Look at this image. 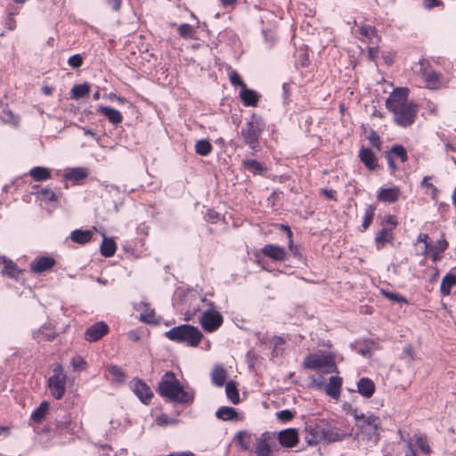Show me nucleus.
Returning a JSON list of instances; mask_svg holds the SVG:
<instances>
[{
    "label": "nucleus",
    "mask_w": 456,
    "mask_h": 456,
    "mask_svg": "<svg viewBox=\"0 0 456 456\" xmlns=\"http://www.w3.org/2000/svg\"><path fill=\"white\" fill-rule=\"evenodd\" d=\"M255 444L256 456H272L275 445L273 435L269 432L262 433L256 436Z\"/></svg>",
    "instance_id": "9"
},
{
    "label": "nucleus",
    "mask_w": 456,
    "mask_h": 456,
    "mask_svg": "<svg viewBox=\"0 0 456 456\" xmlns=\"http://www.w3.org/2000/svg\"><path fill=\"white\" fill-rule=\"evenodd\" d=\"M49 410V403L43 401L39 406L31 413V419L36 423H40L46 416Z\"/></svg>",
    "instance_id": "41"
},
{
    "label": "nucleus",
    "mask_w": 456,
    "mask_h": 456,
    "mask_svg": "<svg viewBox=\"0 0 456 456\" xmlns=\"http://www.w3.org/2000/svg\"><path fill=\"white\" fill-rule=\"evenodd\" d=\"M409 89L398 87L395 89L386 101L387 109L394 115L395 123L402 127H408L415 122L418 106L408 101Z\"/></svg>",
    "instance_id": "1"
},
{
    "label": "nucleus",
    "mask_w": 456,
    "mask_h": 456,
    "mask_svg": "<svg viewBox=\"0 0 456 456\" xmlns=\"http://www.w3.org/2000/svg\"><path fill=\"white\" fill-rule=\"evenodd\" d=\"M344 437L345 435L340 434L338 431L328 430L327 432H324L323 440L332 443L336 441H341Z\"/></svg>",
    "instance_id": "56"
},
{
    "label": "nucleus",
    "mask_w": 456,
    "mask_h": 456,
    "mask_svg": "<svg viewBox=\"0 0 456 456\" xmlns=\"http://www.w3.org/2000/svg\"><path fill=\"white\" fill-rule=\"evenodd\" d=\"M240 97L245 106L253 107L256 106L260 96L256 91L248 89L245 86L240 92Z\"/></svg>",
    "instance_id": "30"
},
{
    "label": "nucleus",
    "mask_w": 456,
    "mask_h": 456,
    "mask_svg": "<svg viewBox=\"0 0 456 456\" xmlns=\"http://www.w3.org/2000/svg\"><path fill=\"white\" fill-rule=\"evenodd\" d=\"M211 379L214 385L223 387L227 379L226 370L221 365L216 366L211 373Z\"/></svg>",
    "instance_id": "40"
},
{
    "label": "nucleus",
    "mask_w": 456,
    "mask_h": 456,
    "mask_svg": "<svg viewBox=\"0 0 456 456\" xmlns=\"http://www.w3.org/2000/svg\"><path fill=\"white\" fill-rule=\"evenodd\" d=\"M0 265H3L2 273L11 279L20 280L22 270L11 259L4 256H0Z\"/></svg>",
    "instance_id": "16"
},
{
    "label": "nucleus",
    "mask_w": 456,
    "mask_h": 456,
    "mask_svg": "<svg viewBox=\"0 0 456 456\" xmlns=\"http://www.w3.org/2000/svg\"><path fill=\"white\" fill-rule=\"evenodd\" d=\"M351 414L356 420L362 439L377 443L379 440L378 429L380 426L379 419L373 414L359 413L355 409L351 411Z\"/></svg>",
    "instance_id": "6"
},
{
    "label": "nucleus",
    "mask_w": 456,
    "mask_h": 456,
    "mask_svg": "<svg viewBox=\"0 0 456 456\" xmlns=\"http://www.w3.org/2000/svg\"><path fill=\"white\" fill-rule=\"evenodd\" d=\"M342 387V379L338 376L330 378L329 383L325 387V392L332 398L338 399L340 395Z\"/></svg>",
    "instance_id": "31"
},
{
    "label": "nucleus",
    "mask_w": 456,
    "mask_h": 456,
    "mask_svg": "<svg viewBox=\"0 0 456 456\" xmlns=\"http://www.w3.org/2000/svg\"><path fill=\"white\" fill-rule=\"evenodd\" d=\"M393 232L392 228H383L381 229L375 237L376 247L378 249H380L384 247V245L387 242H391L393 240Z\"/></svg>",
    "instance_id": "35"
},
{
    "label": "nucleus",
    "mask_w": 456,
    "mask_h": 456,
    "mask_svg": "<svg viewBox=\"0 0 456 456\" xmlns=\"http://www.w3.org/2000/svg\"><path fill=\"white\" fill-rule=\"evenodd\" d=\"M158 393L168 401L183 405H191L195 398V390L189 385L181 384L172 371L161 377Z\"/></svg>",
    "instance_id": "2"
},
{
    "label": "nucleus",
    "mask_w": 456,
    "mask_h": 456,
    "mask_svg": "<svg viewBox=\"0 0 456 456\" xmlns=\"http://www.w3.org/2000/svg\"><path fill=\"white\" fill-rule=\"evenodd\" d=\"M254 437L256 438V436L252 433L246 430H240L235 435L234 441L240 449L245 452L250 449Z\"/></svg>",
    "instance_id": "26"
},
{
    "label": "nucleus",
    "mask_w": 456,
    "mask_h": 456,
    "mask_svg": "<svg viewBox=\"0 0 456 456\" xmlns=\"http://www.w3.org/2000/svg\"><path fill=\"white\" fill-rule=\"evenodd\" d=\"M36 195L41 202L53 207H57L62 193L61 191L56 192L50 186H45L41 188Z\"/></svg>",
    "instance_id": "12"
},
{
    "label": "nucleus",
    "mask_w": 456,
    "mask_h": 456,
    "mask_svg": "<svg viewBox=\"0 0 456 456\" xmlns=\"http://www.w3.org/2000/svg\"><path fill=\"white\" fill-rule=\"evenodd\" d=\"M373 345L374 343L372 341H366L364 346L359 349V354L363 356L369 355L371 349L373 348Z\"/></svg>",
    "instance_id": "63"
},
{
    "label": "nucleus",
    "mask_w": 456,
    "mask_h": 456,
    "mask_svg": "<svg viewBox=\"0 0 456 456\" xmlns=\"http://www.w3.org/2000/svg\"><path fill=\"white\" fill-rule=\"evenodd\" d=\"M225 394L227 398L233 403L238 404L240 403V395L236 385L234 382L230 381L225 385Z\"/></svg>",
    "instance_id": "43"
},
{
    "label": "nucleus",
    "mask_w": 456,
    "mask_h": 456,
    "mask_svg": "<svg viewBox=\"0 0 456 456\" xmlns=\"http://www.w3.org/2000/svg\"><path fill=\"white\" fill-rule=\"evenodd\" d=\"M70 240L77 244H85L92 240L93 232L90 230H74L70 233Z\"/></svg>",
    "instance_id": "36"
},
{
    "label": "nucleus",
    "mask_w": 456,
    "mask_h": 456,
    "mask_svg": "<svg viewBox=\"0 0 456 456\" xmlns=\"http://www.w3.org/2000/svg\"><path fill=\"white\" fill-rule=\"evenodd\" d=\"M421 66L420 74L425 78L426 86L429 89L436 90L442 86V75L436 71L427 72L424 68V62L419 61Z\"/></svg>",
    "instance_id": "17"
},
{
    "label": "nucleus",
    "mask_w": 456,
    "mask_h": 456,
    "mask_svg": "<svg viewBox=\"0 0 456 456\" xmlns=\"http://www.w3.org/2000/svg\"><path fill=\"white\" fill-rule=\"evenodd\" d=\"M171 341L190 347H196L200 343L203 334L200 330L190 324H181L165 333Z\"/></svg>",
    "instance_id": "3"
},
{
    "label": "nucleus",
    "mask_w": 456,
    "mask_h": 456,
    "mask_svg": "<svg viewBox=\"0 0 456 456\" xmlns=\"http://www.w3.org/2000/svg\"><path fill=\"white\" fill-rule=\"evenodd\" d=\"M284 229L287 231V235H288V238H289V241H288V247H289V251L291 252V254L296 257L297 258L298 260H303L304 259V256L303 255L300 253L299 251V248L297 245H295L292 241V232L289 229V226H283Z\"/></svg>",
    "instance_id": "47"
},
{
    "label": "nucleus",
    "mask_w": 456,
    "mask_h": 456,
    "mask_svg": "<svg viewBox=\"0 0 456 456\" xmlns=\"http://www.w3.org/2000/svg\"><path fill=\"white\" fill-rule=\"evenodd\" d=\"M368 140L373 147L379 149L380 140H379V136L378 135V134L376 132L371 131L368 136Z\"/></svg>",
    "instance_id": "62"
},
{
    "label": "nucleus",
    "mask_w": 456,
    "mask_h": 456,
    "mask_svg": "<svg viewBox=\"0 0 456 456\" xmlns=\"http://www.w3.org/2000/svg\"><path fill=\"white\" fill-rule=\"evenodd\" d=\"M216 417L224 421H232L239 419L237 411L230 406H222L216 411Z\"/></svg>",
    "instance_id": "33"
},
{
    "label": "nucleus",
    "mask_w": 456,
    "mask_h": 456,
    "mask_svg": "<svg viewBox=\"0 0 456 456\" xmlns=\"http://www.w3.org/2000/svg\"><path fill=\"white\" fill-rule=\"evenodd\" d=\"M358 31L359 34L364 38L370 40H372L373 38H376L377 40L379 39L377 35V29L372 26H362L359 28Z\"/></svg>",
    "instance_id": "52"
},
{
    "label": "nucleus",
    "mask_w": 456,
    "mask_h": 456,
    "mask_svg": "<svg viewBox=\"0 0 456 456\" xmlns=\"http://www.w3.org/2000/svg\"><path fill=\"white\" fill-rule=\"evenodd\" d=\"M280 444L285 447H294L298 443V435L296 429L288 428L282 430L278 435Z\"/></svg>",
    "instance_id": "22"
},
{
    "label": "nucleus",
    "mask_w": 456,
    "mask_h": 456,
    "mask_svg": "<svg viewBox=\"0 0 456 456\" xmlns=\"http://www.w3.org/2000/svg\"><path fill=\"white\" fill-rule=\"evenodd\" d=\"M109 332V326L104 322H98L90 326L85 332V339L96 342Z\"/></svg>",
    "instance_id": "13"
},
{
    "label": "nucleus",
    "mask_w": 456,
    "mask_h": 456,
    "mask_svg": "<svg viewBox=\"0 0 456 456\" xmlns=\"http://www.w3.org/2000/svg\"><path fill=\"white\" fill-rule=\"evenodd\" d=\"M387 154H390L392 157L393 155L399 158L403 163L406 162L408 159L407 152L405 149L400 145V144H395L392 146L390 152Z\"/></svg>",
    "instance_id": "53"
},
{
    "label": "nucleus",
    "mask_w": 456,
    "mask_h": 456,
    "mask_svg": "<svg viewBox=\"0 0 456 456\" xmlns=\"http://www.w3.org/2000/svg\"><path fill=\"white\" fill-rule=\"evenodd\" d=\"M262 34L267 47H272L276 41L275 33L272 29L263 28Z\"/></svg>",
    "instance_id": "55"
},
{
    "label": "nucleus",
    "mask_w": 456,
    "mask_h": 456,
    "mask_svg": "<svg viewBox=\"0 0 456 456\" xmlns=\"http://www.w3.org/2000/svg\"><path fill=\"white\" fill-rule=\"evenodd\" d=\"M55 265L56 260L53 256H37L29 264V269L33 273L41 274L51 270Z\"/></svg>",
    "instance_id": "11"
},
{
    "label": "nucleus",
    "mask_w": 456,
    "mask_h": 456,
    "mask_svg": "<svg viewBox=\"0 0 456 456\" xmlns=\"http://www.w3.org/2000/svg\"><path fill=\"white\" fill-rule=\"evenodd\" d=\"M55 334V330L51 324H45L34 334V336L38 341H51L54 339Z\"/></svg>",
    "instance_id": "37"
},
{
    "label": "nucleus",
    "mask_w": 456,
    "mask_h": 456,
    "mask_svg": "<svg viewBox=\"0 0 456 456\" xmlns=\"http://www.w3.org/2000/svg\"><path fill=\"white\" fill-rule=\"evenodd\" d=\"M400 194V188L398 186H393L390 188L380 189L377 197L379 201L386 203H394L399 199Z\"/></svg>",
    "instance_id": "24"
},
{
    "label": "nucleus",
    "mask_w": 456,
    "mask_h": 456,
    "mask_svg": "<svg viewBox=\"0 0 456 456\" xmlns=\"http://www.w3.org/2000/svg\"><path fill=\"white\" fill-rule=\"evenodd\" d=\"M117 250V244L112 238H108L103 235V239L100 247L101 254L105 257L114 256Z\"/></svg>",
    "instance_id": "34"
},
{
    "label": "nucleus",
    "mask_w": 456,
    "mask_h": 456,
    "mask_svg": "<svg viewBox=\"0 0 456 456\" xmlns=\"http://www.w3.org/2000/svg\"><path fill=\"white\" fill-rule=\"evenodd\" d=\"M375 210L376 208L373 205H369L365 208L362 224V231H366L370 227L375 215Z\"/></svg>",
    "instance_id": "49"
},
{
    "label": "nucleus",
    "mask_w": 456,
    "mask_h": 456,
    "mask_svg": "<svg viewBox=\"0 0 456 456\" xmlns=\"http://www.w3.org/2000/svg\"><path fill=\"white\" fill-rule=\"evenodd\" d=\"M155 423L159 427L175 426L179 423V419L176 417H170L162 413L156 417Z\"/></svg>",
    "instance_id": "45"
},
{
    "label": "nucleus",
    "mask_w": 456,
    "mask_h": 456,
    "mask_svg": "<svg viewBox=\"0 0 456 456\" xmlns=\"http://www.w3.org/2000/svg\"><path fill=\"white\" fill-rule=\"evenodd\" d=\"M97 112L103 115L110 124L118 125L122 122V114L116 109L110 106L100 105L97 108Z\"/></svg>",
    "instance_id": "23"
},
{
    "label": "nucleus",
    "mask_w": 456,
    "mask_h": 456,
    "mask_svg": "<svg viewBox=\"0 0 456 456\" xmlns=\"http://www.w3.org/2000/svg\"><path fill=\"white\" fill-rule=\"evenodd\" d=\"M88 175V171L86 167H69L64 170L63 178L67 181H71L73 183L77 184Z\"/></svg>",
    "instance_id": "20"
},
{
    "label": "nucleus",
    "mask_w": 456,
    "mask_h": 456,
    "mask_svg": "<svg viewBox=\"0 0 456 456\" xmlns=\"http://www.w3.org/2000/svg\"><path fill=\"white\" fill-rule=\"evenodd\" d=\"M91 86L88 83L75 85L70 90V98L74 100L84 98L89 94Z\"/></svg>",
    "instance_id": "38"
},
{
    "label": "nucleus",
    "mask_w": 456,
    "mask_h": 456,
    "mask_svg": "<svg viewBox=\"0 0 456 456\" xmlns=\"http://www.w3.org/2000/svg\"><path fill=\"white\" fill-rule=\"evenodd\" d=\"M53 372V375L47 379V388L54 399L60 400L64 396L66 392L67 374L61 364H56Z\"/></svg>",
    "instance_id": "7"
},
{
    "label": "nucleus",
    "mask_w": 456,
    "mask_h": 456,
    "mask_svg": "<svg viewBox=\"0 0 456 456\" xmlns=\"http://www.w3.org/2000/svg\"><path fill=\"white\" fill-rule=\"evenodd\" d=\"M134 309L140 312V320L145 323H155L154 311L146 301L134 304Z\"/></svg>",
    "instance_id": "19"
},
{
    "label": "nucleus",
    "mask_w": 456,
    "mask_h": 456,
    "mask_svg": "<svg viewBox=\"0 0 456 456\" xmlns=\"http://www.w3.org/2000/svg\"><path fill=\"white\" fill-rule=\"evenodd\" d=\"M75 427L76 423L71 421L69 417L64 416L61 419L57 420L56 422V433L59 436H65L68 441H72L74 439L73 436L75 434Z\"/></svg>",
    "instance_id": "14"
},
{
    "label": "nucleus",
    "mask_w": 456,
    "mask_h": 456,
    "mask_svg": "<svg viewBox=\"0 0 456 456\" xmlns=\"http://www.w3.org/2000/svg\"><path fill=\"white\" fill-rule=\"evenodd\" d=\"M199 320L201 327L208 332L216 330L223 323V316L214 309L213 303L212 306H208L203 311Z\"/></svg>",
    "instance_id": "8"
},
{
    "label": "nucleus",
    "mask_w": 456,
    "mask_h": 456,
    "mask_svg": "<svg viewBox=\"0 0 456 456\" xmlns=\"http://www.w3.org/2000/svg\"><path fill=\"white\" fill-rule=\"evenodd\" d=\"M68 64L73 69L80 68L83 64V58L80 54H74L69 58Z\"/></svg>",
    "instance_id": "61"
},
{
    "label": "nucleus",
    "mask_w": 456,
    "mask_h": 456,
    "mask_svg": "<svg viewBox=\"0 0 456 456\" xmlns=\"http://www.w3.org/2000/svg\"><path fill=\"white\" fill-rule=\"evenodd\" d=\"M0 118L4 123L17 126L19 124V117L16 116L7 106L0 110Z\"/></svg>",
    "instance_id": "42"
},
{
    "label": "nucleus",
    "mask_w": 456,
    "mask_h": 456,
    "mask_svg": "<svg viewBox=\"0 0 456 456\" xmlns=\"http://www.w3.org/2000/svg\"><path fill=\"white\" fill-rule=\"evenodd\" d=\"M229 79L232 86H240L241 88H243L246 85L241 79L240 76L236 71H232L229 74Z\"/></svg>",
    "instance_id": "59"
},
{
    "label": "nucleus",
    "mask_w": 456,
    "mask_h": 456,
    "mask_svg": "<svg viewBox=\"0 0 456 456\" xmlns=\"http://www.w3.org/2000/svg\"><path fill=\"white\" fill-rule=\"evenodd\" d=\"M205 219L208 222L216 224V223L219 222L222 219V216L217 211L209 208V209L207 210V212L205 214Z\"/></svg>",
    "instance_id": "58"
},
{
    "label": "nucleus",
    "mask_w": 456,
    "mask_h": 456,
    "mask_svg": "<svg viewBox=\"0 0 456 456\" xmlns=\"http://www.w3.org/2000/svg\"><path fill=\"white\" fill-rule=\"evenodd\" d=\"M277 419L282 422H288L294 417V413L290 410H282L277 412Z\"/></svg>",
    "instance_id": "60"
},
{
    "label": "nucleus",
    "mask_w": 456,
    "mask_h": 456,
    "mask_svg": "<svg viewBox=\"0 0 456 456\" xmlns=\"http://www.w3.org/2000/svg\"><path fill=\"white\" fill-rule=\"evenodd\" d=\"M382 292H383V295L391 301L403 303L405 305H407L409 303L408 300L403 296H402L398 293L386 291V290H383Z\"/></svg>",
    "instance_id": "57"
},
{
    "label": "nucleus",
    "mask_w": 456,
    "mask_h": 456,
    "mask_svg": "<svg viewBox=\"0 0 456 456\" xmlns=\"http://www.w3.org/2000/svg\"><path fill=\"white\" fill-rule=\"evenodd\" d=\"M359 158L369 170H374L378 166V158L369 148L362 147L359 151Z\"/></svg>",
    "instance_id": "25"
},
{
    "label": "nucleus",
    "mask_w": 456,
    "mask_h": 456,
    "mask_svg": "<svg viewBox=\"0 0 456 456\" xmlns=\"http://www.w3.org/2000/svg\"><path fill=\"white\" fill-rule=\"evenodd\" d=\"M265 128V120L256 114H252L245 126L241 128V137L248 147L256 151L258 148V140Z\"/></svg>",
    "instance_id": "5"
},
{
    "label": "nucleus",
    "mask_w": 456,
    "mask_h": 456,
    "mask_svg": "<svg viewBox=\"0 0 456 456\" xmlns=\"http://www.w3.org/2000/svg\"><path fill=\"white\" fill-rule=\"evenodd\" d=\"M108 371L112 376L114 381L120 384L125 382L126 376L120 367L117 365H110L108 367Z\"/></svg>",
    "instance_id": "48"
},
{
    "label": "nucleus",
    "mask_w": 456,
    "mask_h": 456,
    "mask_svg": "<svg viewBox=\"0 0 456 456\" xmlns=\"http://www.w3.org/2000/svg\"><path fill=\"white\" fill-rule=\"evenodd\" d=\"M447 248L448 242L444 237L442 236L441 239L437 240L434 244H429L428 254H429L432 261L436 263L442 258L443 253L447 249Z\"/></svg>",
    "instance_id": "21"
},
{
    "label": "nucleus",
    "mask_w": 456,
    "mask_h": 456,
    "mask_svg": "<svg viewBox=\"0 0 456 456\" xmlns=\"http://www.w3.org/2000/svg\"><path fill=\"white\" fill-rule=\"evenodd\" d=\"M418 241L419 242H423L424 243V251H423V254L426 255L428 254V248H429V243H428V235L426 234V233H420L419 236H418Z\"/></svg>",
    "instance_id": "64"
},
{
    "label": "nucleus",
    "mask_w": 456,
    "mask_h": 456,
    "mask_svg": "<svg viewBox=\"0 0 456 456\" xmlns=\"http://www.w3.org/2000/svg\"><path fill=\"white\" fill-rule=\"evenodd\" d=\"M330 362V358L323 354H308L303 362L305 369L318 370L324 366H327Z\"/></svg>",
    "instance_id": "15"
},
{
    "label": "nucleus",
    "mask_w": 456,
    "mask_h": 456,
    "mask_svg": "<svg viewBox=\"0 0 456 456\" xmlns=\"http://www.w3.org/2000/svg\"><path fill=\"white\" fill-rule=\"evenodd\" d=\"M130 388L144 404H149L153 397L151 387L140 379H134L130 382Z\"/></svg>",
    "instance_id": "10"
},
{
    "label": "nucleus",
    "mask_w": 456,
    "mask_h": 456,
    "mask_svg": "<svg viewBox=\"0 0 456 456\" xmlns=\"http://www.w3.org/2000/svg\"><path fill=\"white\" fill-rule=\"evenodd\" d=\"M177 300L183 305L181 310L184 311L187 321L192 319L198 313L202 314L205 310L204 307L212 306L213 303L191 289L177 294L175 305L177 304Z\"/></svg>",
    "instance_id": "4"
},
{
    "label": "nucleus",
    "mask_w": 456,
    "mask_h": 456,
    "mask_svg": "<svg viewBox=\"0 0 456 456\" xmlns=\"http://www.w3.org/2000/svg\"><path fill=\"white\" fill-rule=\"evenodd\" d=\"M28 174L36 182H44L52 178V169L41 166L32 167Z\"/></svg>",
    "instance_id": "32"
},
{
    "label": "nucleus",
    "mask_w": 456,
    "mask_h": 456,
    "mask_svg": "<svg viewBox=\"0 0 456 456\" xmlns=\"http://www.w3.org/2000/svg\"><path fill=\"white\" fill-rule=\"evenodd\" d=\"M180 37L186 39H193L195 37V28L190 24L183 23L177 28Z\"/></svg>",
    "instance_id": "50"
},
{
    "label": "nucleus",
    "mask_w": 456,
    "mask_h": 456,
    "mask_svg": "<svg viewBox=\"0 0 456 456\" xmlns=\"http://www.w3.org/2000/svg\"><path fill=\"white\" fill-rule=\"evenodd\" d=\"M430 178L428 175L424 176L420 186L425 189L426 194L429 195L433 200H436L439 191L433 183H429Z\"/></svg>",
    "instance_id": "44"
},
{
    "label": "nucleus",
    "mask_w": 456,
    "mask_h": 456,
    "mask_svg": "<svg viewBox=\"0 0 456 456\" xmlns=\"http://www.w3.org/2000/svg\"><path fill=\"white\" fill-rule=\"evenodd\" d=\"M70 364L74 370L80 371L86 369V362L83 357L77 355L71 358Z\"/></svg>",
    "instance_id": "54"
},
{
    "label": "nucleus",
    "mask_w": 456,
    "mask_h": 456,
    "mask_svg": "<svg viewBox=\"0 0 456 456\" xmlns=\"http://www.w3.org/2000/svg\"><path fill=\"white\" fill-rule=\"evenodd\" d=\"M454 286H456V275L449 273L442 280L440 291L444 296H449Z\"/></svg>",
    "instance_id": "39"
},
{
    "label": "nucleus",
    "mask_w": 456,
    "mask_h": 456,
    "mask_svg": "<svg viewBox=\"0 0 456 456\" xmlns=\"http://www.w3.org/2000/svg\"><path fill=\"white\" fill-rule=\"evenodd\" d=\"M195 151L200 156H208L212 151V145L208 140H199L195 144Z\"/></svg>",
    "instance_id": "46"
},
{
    "label": "nucleus",
    "mask_w": 456,
    "mask_h": 456,
    "mask_svg": "<svg viewBox=\"0 0 456 456\" xmlns=\"http://www.w3.org/2000/svg\"><path fill=\"white\" fill-rule=\"evenodd\" d=\"M241 167L254 175H262L266 171V167L263 163L251 159H243Z\"/></svg>",
    "instance_id": "27"
},
{
    "label": "nucleus",
    "mask_w": 456,
    "mask_h": 456,
    "mask_svg": "<svg viewBox=\"0 0 456 456\" xmlns=\"http://www.w3.org/2000/svg\"><path fill=\"white\" fill-rule=\"evenodd\" d=\"M357 392L365 398H370L375 392L374 382L368 378H361L357 382Z\"/></svg>",
    "instance_id": "29"
},
{
    "label": "nucleus",
    "mask_w": 456,
    "mask_h": 456,
    "mask_svg": "<svg viewBox=\"0 0 456 456\" xmlns=\"http://www.w3.org/2000/svg\"><path fill=\"white\" fill-rule=\"evenodd\" d=\"M261 251L265 256L273 261L281 262L285 260L287 256L285 248L278 245L267 244L263 247Z\"/></svg>",
    "instance_id": "18"
},
{
    "label": "nucleus",
    "mask_w": 456,
    "mask_h": 456,
    "mask_svg": "<svg viewBox=\"0 0 456 456\" xmlns=\"http://www.w3.org/2000/svg\"><path fill=\"white\" fill-rule=\"evenodd\" d=\"M305 431L308 435L307 442L309 444H316L323 440L324 430L316 424H308L305 427Z\"/></svg>",
    "instance_id": "28"
},
{
    "label": "nucleus",
    "mask_w": 456,
    "mask_h": 456,
    "mask_svg": "<svg viewBox=\"0 0 456 456\" xmlns=\"http://www.w3.org/2000/svg\"><path fill=\"white\" fill-rule=\"evenodd\" d=\"M415 445L418 449L425 455H428L431 452L430 446L427 438L420 435H414Z\"/></svg>",
    "instance_id": "51"
}]
</instances>
